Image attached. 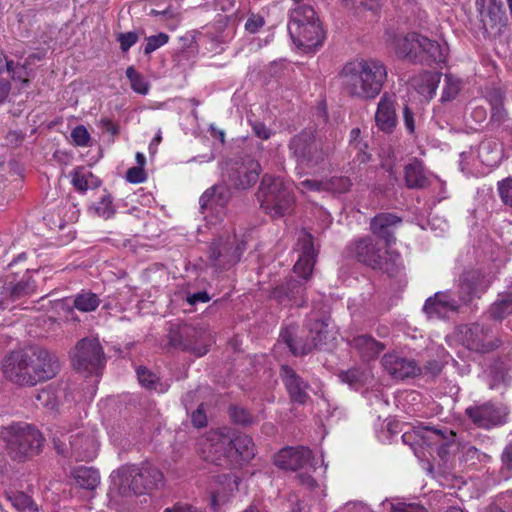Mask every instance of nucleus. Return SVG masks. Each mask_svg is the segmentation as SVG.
Here are the masks:
<instances>
[{"label":"nucleus","mask_w":512,"mask_h":512,"mask_svg":"<svg viewBox=\"0 0 512 512\" xmlns=\"http://www.w3.org/2000/svg\"><path fill=\"white\" fill-rule=\"evenodd\" d=\"M396 106L397 97L394 93L386 92L381 96L375 113V124L380 131L391 134L395 130L398 123Z\"/></svg>","instance_id":"nucleus-17"},{"label":"nucleus","mask_w":512,"mask_h":512,"mask_svg":"<svg viewBox=\"0 0 512 512\" xmlns=\"http://www.w3.org/2000/svg\"><path fill=\"white\" fill-rule=\"evenodd\" d=\"M465 414L474 425L489 430L504 425L507 422L508 411L503 405L486 402L467 407Z\"/></svg>","instance_id":"nucleus-11"},{"label":"nucleus","mask_w":512,"mask_h":512,"mask_svg":"<svg viewBox=\"0 0 512 512\" xmlns=\"http://www.w3.org/2000/svg\"><path fill=\"white\" fill-rule=\"evenodd\" d=\"M163 473L150 463L123 465L112 474V480L123 497L148 494L163 482Z\"/></svg>","instance_id":"nucleus-3"},{"label":"nucleus","mask_w":512,"mask_h":512,"mask_svg":"<svg viewBox=\"0 0 512 512\" xmlns=\"http://www.w3.org/2000/svg\"><path fill=\"white\" fill-rule=\"evenodd\" d=\"M205 460L216 465H231L232 458L231 439L227 436L214 433L204 443Z\"/></svg>","instance_id":"nucleus-16"},{"label":"nucleus","mask_w":512,"mask_h":512,"mask_svg":"<svg viewBox=\"0 0 512 512\" xmlns=\"http://www.w3.org/2000/svg\"><path fill=\"white\" fill-rule=\"evenodd\" d=\"M402 222V219L392 213H380L370 223L372 233L383 239L387 246L394 243V229Z\"/></svg>","instance_id":"nucleus-23"},{"label":"nucleus","mask_w":512,"mask_h":512,"mask_svg":"<svg viewBox=\"0 0 512 512\" xmlns=\"http://www.w3.org/2000/svg\"><path fill=\"white\" fill-rule=\"evenodd\" d=\"M126 76L130 80L131 88L139 94L148 93V83L145 81L142 75H140L134 67L130 66L126 70Z\"/></svg>","instance_id":"nucleus-49"},{"label":"nucleus","mask_w":512,"mask_h":512,"mask_svg":"<svg viewBox=\"0 0 512 512\" xmlns=\"http://www.w3.org/2000/svg\"><path fill=\"white\" fill-rule=\"evenodd\" d=\"M37 401H39L44 407L53 408L55 405V398L52 391L48 389H43L38 392L36 396Z\"/></svg>","instance_id":"nucleus-61"},{"label":"nucleus","mask_w":512,"mask_h":512,"mask_svg":"<svg viewBox=\"0 0 512 512\" xmlns=\"http://www.w3.org/2000/svg\"><path fill=\"white\" fill-rule=\"evenodd\" d=\"M245 244L235 238L222 237L214 240L208 250L209 264L219 270L228 269L240 261Z\"/></svg>","instance_id":"nucleus-9"},{"label":"nucleus","mask_w":512,"mask_h":512,"mask_svg":"<svg viewBox=\"0 0 512 512\" xmlns=\"http://www.w3.org/2000/svg\"><path fill=\"white\" fill-rule=\"evenodd\" d=\"M381 364L395 379L403 380L421 373V368L415 360L401 357L396 353H386L381 359Z\"/></svg>","instance_id":"nucleus-22"},{"label":"nucleus","mask_w":512,"mask_h":512,"mask_svg":"<svg viewBox=\"0 0 512 512\" xmlns=\"http://www.w3.org/2000/svg\"><path fill=\"white\" fill-rule=\"evenodd\" d=\"M5 497L11 502L12 506L18 511L28 510L37 512L38 508L33 500L23 492L5 491Z\"/></svg>","instance_id":"nucleus-42"},{"label":"nucleus","mask_w":512,"mask_h":512,"mask_svg":"<svg viewBox=\"0 0 512 512\" xmlns=\"http://www.w3.org/2000/svg\"><path fill=\"white\" fill-rule=\"evenodd\" d=\"M512 313V292L499 293L496 301L490 306L489 314L494 320H503Z\"/></svg>","instance_id":"nucleus-38"},{"label":"nucleus","mask_w":512,"mask_h":512,"mask_svg":"<svg viewBox=\"0 0 512 512\" xmlns=\"http://www.w3.org/2000/svg\"><path fill=\"white\" fill-rule=\"evenodd\" d=\"M71 138L77 146H87L90 134L83 125L76 126L71 132Z\"/></svg>","instance_id":"nucleus-56"},{"label":"nucleus","mask_w":512,"mask_h":512,"mask_svg":"<svg viewBox=\"0 0 512 512\" xmlns=\"http://www.w3.org/2000/svg\"><path fill=\"white\" fill-rule=\"evenodd\" d=\"M164 512H206L205 510L198 508L190 504H176L171 508H166Z\"/></svg>","instance_id":"nucleus-64"},{"label":"nucleus","mask_w":512,"mask_h":512,"mask_svg":"<svg viewBox=\"0 0 512 512\" xmlns=\"http://www.w3.org/2000/svg\"><path fill=\"white\" fill-rule=\"evenodd\" d=\"M493 276L478 269L465 271L460 278V293L464 302L483 293L492 283Z\"/></svg>","instance_id":"nucleus-19"},{"label":"nucleus","mask_w":512,"mask_h":512,"mask_svg":"<svg viewBox=\"0 0 512 512\" xmlns=\"http://www.w3.org/2000/svg\"><path fill=\"white\" fill-rule=\"evenodd\" d=\"M460 90V81L450 74H446L444 78V86L441 101L446 102L454 99Z\"/></svg>","instance_id":"nucleus-48"},{"label":"nucleus","mask_w":512,"mask_h":512,"mask_svg":"<svg viewBox=\"0 0 512 512\" xmlns=\"http://www.w3.org/2000/svg\"><path fill=\"white\" fill-rule=\"evenodd\" d=\"M312 22H320L315 10L310 5H301L291 11L288 26L297 24L302 26L303 24H312Z\"/></svg>","instance_id":"nucleus-40"},{"label":"nucleus","mask_w":512,"mask_h":512,"mask_svg":"<svg viewBox=\"0 0 512 512\" xmlns=\"http://www.w3.org/2000/svg\"><path fill=\"white\" fill-rule=\"evenodd\" d=\"M76 484L87 490H94L100 483L98 471L92 467H78L73 471Z\"/></svg>","instance_id":"nucleus-36"},{"label":"nucleus","mask_w":512,"mask_h":512,"mask_svg":"<svg viewBox=\"0 0 512 512\" xmlns=\"http://www.w3.org/2000/svg\"><path fill=\"white\" fill-rule=\"evenodd\" d=\"M126 179L130 183H142L146 180V173L142 167H131L127 170Z\"/></svg>","instance_id":"nucleus-60"},{"label":"nucleus","mask_w":512,"mask_h":512,"mask_svg":"<svg viewBox=\"0 0 512 512\" xmlns=\"http://www.w3.org/2000/svg\"><path fill=\"white\" fill-rule=\"evenodd\" d=\"M99 296L91 291H81L73 297V307L81 312L95 311L100 305Z\"/></svg>","instance_id":"nucleus-39"},{"label":"nucleus","mask_w":512,"mask_h":512,"mask_svg":"<svg viewBox=\"0 0 512 512\" xmlns=\"http://www.w3.org/2000/svg\"><path fill=\"white\" fill-rule=\"evenodd\" d=\"M0 439L5 443L7 455L17 462H25L40 454L45 441L36 427L24 422L3 427Z\"/></svg>","instance_id":"nucleus-4"},{"label":"nucleus","mask_w":512,"mask_h":512,"mask_svg":"<svg viewBox=\"0 0 512 512\" xmlns=\"http://www.w3.org/2000/svg\"><path fill=\"white\" fill-rule=\"evenodd\" d=\"M169 40V36L166 33H159L146 38V45L144 47V54L149 55L156 49L165 45Z\"/></svg>","instance_id":"nucleus-51"},{"label":"nucleus","mask_w":512,"mask_h":512,"mask_svg":"<svg viewBox=\"0 0 512 512\" xmlns=\"http://www.w3.org/2000/svg\"><path fill=\"white\" fill-rule=\"evenodd\" d=\"M312 451L305 446L284 447L275 456V465L283 470L297 471L304 468L315 467L312 464Z\"/></svg>","instance_id":"nucleus-15"},{"label":"nucleus","mask_w":512,"mask_h":512,"mask_svg":"<svg viewBox=\"0 0 512 512\" xmlns=\"http://www.w3.org/2000/svg\"><path fill=\"white\" fill-rule=\"evenodd\" d=\"M229 416L233 423L249 426L254 423L253 416L243 407L232 405L229 407Z\"/></svg>","instance_id":"nucleus-47"},{"label":"nucleus","mask_w":512,"mask_h":512,"mask_svg":"<svg viewBox=\"0 0 512 512\" xmlns=\"http://www.w3.org/2000/svg\"><path fill=\"white\" fill-rule=\"evenodd\" d=\"M260 173L259 162L250 156H245L228 165L226 181L231 188L246 190L256 184Z\"/></svg>","instance_id":"nucleus-10"},{"label":"nucleus","mask_w":512,"mask_h":512,"mask_svg":"<svg viewBox=\"0 0 512 512\" xmlns=\"http://www.w3.org/2000/svg\"><path fill=\"white\" fill-rule=\"evenodd\" d=\"M326 191L332 193H346L350 190L352 182L347 176H333L325 180Z\"/></svg>","instance_id":"nucleus-44"},{"label":"nucleus","mask_w":512,"mask_h":512,"mask_svg":"<svg viewBox=\"0 0 512 512\" xmlns=\"http://www.w3.org/2000/svg\"><path fill=\"white\" fill-rule=\"evenodd\" d=\"M483 512H512V494L502 493Z\"/></svg>","instance_id":"nucleus-45"},{"label":"nucleus","mask_w":512,"mask_h":512,"mask_svg":"<svg viewBox=\"0 0 512 512\" xmlns=\"http://www.w3.org/2000/svg\"><path fill=\"white\" fill-rule=\"evenodd\" d=\"M260 207L272 218H281L292 213L295 195L292 185L280 177L265 174L256 193Z\"/></svg>","instance_id":"nucleus-5"},{"label":"nucleus","mask_w":512,"mask_h":512,"mask_svg":"<svg viewBox=\"0 0 512 512\" xmlns=\"http://www.w3.org/2000/svg\"><path fill=\"white\" fill-rule=\"evenodd\" d=\"M387 76V67L375 58L349 62L340 72L345 93L361 100H371L378 96Z\"/></svg>","instance_id":"nucleus-2"},{"label":"nucleus","mask_w":512,"mask_h":512,"mask_svg":"<svg viewBox=\"0 0 512 512\" xmlns=\"http://www.w3.org/2000/svg\"><path fill=\"white\" fill-rule=\"evenodd\" d=\"M348 345L354 349L363 361L375 359L384 349L385 344L370 335H356L348 340Z\"/></svg>","instance_id":"nucleus-27"},{"label":"nucleus","mask_w":512,"mask_h":512,"mask_svg":"<svg viewBox=\"0 0 512 512\" xmlns=\"http://www.w3.org/2000/svg\"><path fill=\"white\" fill-rule=\"evenodd\" d=\"M137 376H138L139 383L143 387H145L149 390H155L158 392L163 391L162 385L159 383L158 377L154 373H152L151 371L146 369L145 367L140 366L137 368Z\"/></svg>","instance_id":"nucleus-43"},{"label":"nucleus","mask_w":512,"mask_h":512,"mask_svg":"<svg viewBox=\"0 0 512 512\" xmlns=\"http://www.w3.org/2000/svg\"><path fill=\"white\" fill-rule=\"evenodd\" d=\"M89 178H94L92 173L85 174L76 170L72 174V184L78 191L85 192L89 188Z\"/></svg>","instance_id":"nucleus-54"},{"label":"nucleus","mask_w":512,"mask_h":512,"mask_svg":"<svg viewBox=\"0 0 512 512\" xmlns=\"http://www.w3.org/2000/svg\"><path fill=\"white\" fill-rule=\"evenodd\" d=\"M265 24V20L262 16L251 14L245 23V30L251 34L257 33Z\"/></svg>","instance_id":"nucleus-58"},{"label":"nucleus","mask_w":512,"mask_h":512,"mask_svg":"<svg viewBox=\"0 0 512 512\" xmlns=\"http://www.w3.org/2000/svg\"><path fill=\"white\" fill-rule=\"evenodd\" d=\"M5 378L20 387H33L54 378L60 371L58 357L38 346L12 351L3 361Z\"/></svg>","instance_id":"nucleus-1"},{"label":"nucleus","mask_w":512,"mask_h":512,"mask_svg":"<svg viewBox=\"0 0 512 512\" xmlns=\"http://www.w3.org/2000/svg\"><path fill=\"white\" fill-rule=\"evenodd\" d=\"M231 448L234 461H237L238 458L243 461H249L255 456L254 442L247 435H238L231 439Z\"/></svg>","instance_id":"nucleus-33"},{"label":"nucleus","mask_w":512,"mask_h":512,"mask_svg":"<svg viewBox=\"0 0 512 512\" xmlns=\"http://www.w3.org/2000/svg\"><path fill=\"white\" fill-rule=\"evenodd\" d=\"M300 255L294 265V272L303 279H308L313 271V267L317 257V251L314 247V238L306 230L302 231L298 238Z\"/></svg>","instance_id":"nucleus-18"},{"label":"nucleus","mask_w":512,"mask_h":512,"mask_svg":"<svg viewBox=\"0 0 512 512\" xmlns=\"http://www.w3.org/2000/svg\"><path fill=\"white\" fill-rule=\"evenodd\" d=\"M191 422L196 428H203L207 425V416L204 411V405L201 403L191 414Z\"/></svg>","instance_id":"nucleus-59"},{"label":"nucleus","mask_w":512,"mask_h":512,"mask_svg":"<svg viewBox=\"0 0 512 512\" xmlns=\"http://www.w3.org/2000/svg\"><path fill=\"white\" fill-rule=\"evenodd\" d=\"M330 317H323L321 319L311 320L307 327L309 329V335L315 342L318 348H321L327 343L330 337Z\"/></svg>","instance_id":"nucleus-35"},{"label":"nucleus","mask_w":512,"mask_h":512,"mask_svg":"<svg viewBox=\"0 0 512 512\" xmlns=\"http://www.w3.org/2000/svg\"><path fill=\"white\" fill-rule=\"evenodd\" d=\"M35 282L31 276H24L17 283H9L3 287L1 291L0 304L4 299L10 298L12 300L19 299L21 297L32 294L35 291Z\"/></svg>","instance_id":"nucleus-32"},{"label":"nucleus","mask_w":512,"mask_h":512,"mask_svg":"<svg viewBox=\"0 0 512 512\" xmlns=\"http://www.w3.org/2000/svg\"><path fill=\"white\" fill-rule=\"evenodd\" d=\"M301 187L309 191H326L325 180L306 179L300 183Z\"/></svg>","instance_id":"nucleus-62"},{"label":"nucleus","mask_w":512,"mask_h":512,"mask_svg":"<svg viewBox=\"0 0 512 512\" xmlns=\"http://www.w3.org/2000/svg\"><path fill=\"white\" fill-rule=\"evenodd\" d=\"M427 430L435 435V441L439 445L437 450L438 456L445 459L450 454L451 448L455 445V432L446 427H427Z\"/></svg>","instance_id":"nucleus-34"},{"label":"nucleus","mask_w":512,"mask_h":512,"mask_svg":"<svg viewBox=\"0 0 512 512\" xmlns=\"http://www.w3.org/2000/svg\"><path fill=\"white\" fill-rule=\"evenodd\" d=\"M54 448L64 457H75L81 460H90L94 457L93 441L88 436L79 434L62 435V438H53Z\"/></svg>","instance_id":"nucleus-14"},{"label":"nucleus","mask_w":512,"mask_h":512,"mask_svg":"<svg viewBox=\"0 0 512 512\" xmlns=\"http://www.w3.org/2000/svg\"><path fill=\"white\" fill-rule=\"evenodd\" d=\"M422 35L418 33H409L395 39V53L401 58L413 63L422 61L420 58Z\"/></svg>","instance_id":"nucleus-24"},{"label":"nucleus","mask_w":512,"mask_h":512,"mask_svg":"<svg viewBox=\"0 0 512 512\" xmlns=\"http://www.w3.org/2000/svg\"><path fill=\"white\" fill-rule=\"evenodd\" d=\"M391 512H428L425 507L417 503H391Z\"/></svg>","instance_id":"nucleus-57"},{"label":"nucleus","mask_w":512,"mask_h":512,"mask_svg":"<svg viewBox=\"0 0 512 512\" xmlns=\"http://www.w3.org/2000/svg\"><path fill=\"white\" fill-rule=\"evenodd\" d=\"M349 253L359 262L377 270L388 271L387 251L378 247L371 237H364L349 246Z\"/></svg>","instance_id":"nucleus-13"},{"label":"nucleus","mask_w":512,"mask_h":512,"mask_svg":"<svg viewBox=\"0 0 512 512\" xmlns=\"http://www.w3.org/2000/svg\"><path fill=\"white\" fill-rule=\"evenodd\" d=\"M279 375L291 401L301 405L305 404L309 399L307 392L309 383L289 365H282Z\"/></svg>","instance_id":"nucleus-20"},{"label":"nucleus","mask_w":512,"mask_h":512,"mask_svg":"<svg viewBox=\"0 0 512 512\" xmlns=\"http://www.w3.org/2000/svg\"><path fill=\"white\" fill-rule=\"evenodd\" d=\"M340 379L351 387H358L363 384L365 374L359 368H352L339 374Z\"/></svg>","instance_id":"nucleus-50"},{"label":"nucleus","mask_w":512,"mask_h":512,"mask_svg":"<svg viewBox=\"0 0 512 512\" xmlns=\"http://www.w3.org/2000/svg\"><path fill=\"white\" fill-rule=\"evenodd\" d=\"M459 306V302L449 293L438 292L426 300L423 310L428 317H445L448 312L457 311Z\"/></svg>","instance_id":"nucleus-25"},{"label":"nucleus","mask_w":512,"mask_h":512,"mask_svg":"<svg viewBox=\"0 0 512 512\" xmlns=\"http://www.w3.org/2000/svg\"><path fill=\"white\" fill-rule=\"evenodd\" d=\"M420 58H422L421 64L432 65L444 63L446 61L445 48L437 41L422 36Z\"/></svg>","instance_id":"nucleus-30"},{"label":"nucleus","mask_w":512,"mask_h":512,"mask_svg":"<svg viewBox=\"0 0 512 512\" xmlns=\"http://www.w3.org/2000/svg\"><path fill=\"white\" fill-rule=\"evenodd\" d=\"M280 339L287 345L294 356H304L319 349L310 335L306 338L297 337L295 326L282 329Z\"/></svg>","instance_id":"nucleus-26"},{"label":"nucleus","mask_w":512,"mask_h":512,"mask_svg":"<svg viewBox=\"0 0 512 512\" xmlns=\"http://www.w3.org/2000/svg\"><path fill=\"white\" fill-rule=\"evenodd\" d=\"M504 97L500 91H494L490 96L491 117L490 121L500 126L507 120V111L503 105Z\"/></svg>","instance_id":"nucleus-41"},{"label":"nucleus","mask_w":512,"mask_h":512,"mask_svg":"<svg viewBox=\"0 0 512 512\" xmlns=\"http://www.w3.org/2000/svg\"><path fill=\"white\" fill-rule=\"evenodd\" d=\"M463 344L472 351L488 353L502 345V341L492 335V328L488 325L472 323L462 330Z\"/></svg>","instance_id":"nucleus-12"},{"label":"nucleus","mask_w":512,"mask_h":512,"mask_svg":"<svg viewBox=\"0 0 512 512\" xmlns=\"http://www.w3.org/2000/svg\"><path fill=\"white\" fill-rule=\"evenodd\" d=\"M501 461L503 469L512 471V441L504 448L501 455Z\"/></svg>","instance_id":"nucleus-63"},{"label":"nucleus","mask_w":512,"mask_h":512,"mask_svg":"<svg viewBox=\"0 0 512 512\" xmlns=\"http://www.w3.org/2000/svg\"><path fill=\"white\" fill-rule=\"evenodd\" d=\"M96 213L105 218L109 219L115 213L114 207L112 205V198L110 195H104L101 200L97 203L95 207Z\"/></svg>","instance_id":"nucleus-52"},{"label":"nucleus","mask_w":512,"mask_h":512,"mask_svg":"<svg viewBox=\"0 0 512 512\" xmlns=\"http://www.w3.org/2000/svg\"><path fill=\"white\" fill-rule=\"evenodd\" d=\"M304 292L305 287L300 281L289 280L285 285L276 288L273 294L280 302L287 298L292 304L300 307L305 304Z\"/></svg>","instance_id":"nucleus-29"},{"label":"nucleus","mask_w":512,"mask_h":512,"mask_svg":"<svg viewBox=\"0 0 512 512\" xmlns=\"http://www.w3.org/2000/svg\"><path fill=\"white\" fill-rule=\"evenodd\" d=\"M72 365L81 373L98 375L106 358L103 348L96 338H83L77 342L71 353Z\"/></svg>","instance_id":"nucleus-8"},{"label":"nucleus","mask_w":512,"mask_h":512,"mask_svg":"<svg viewBox=\"0 0 512 512\" xmlns=\"http://www.w3.org/2000/svg\"><path fill=\"white\" fill-rule=\"evenodd\" d=\"M442 74L439 72L425 71L415 78V83L422 95L432 98L440 83Z\"/></svg>","instance_id":"nucleus-37"},{"label":"nucleus","mask_w":512,"mask_h":512,"mask_svg":"<svg viewBox=\"0 0 512 512\" xmlns=\"http://www.w3.org/2000/svg\"><path fill=\"white\" fill-rule=\"evenodd\" d=\"M498 191L504 204L512 206V177L499 182Z\"/></svg>","instance_id":"nucleus-55"},{"label":"nucleus","mask_w":512,"mask_h":512,"mask_svg":"<svg viewBox=\"0 0 512 512\" xmlns=\"http://www.w3.org/2000/svg\"><path fill=\"white\" fill-rule=\"evenodd\" d=\"M504 14L503 11V3L501 0H491L489 6L486 10L480 11L481 22L484 26L487 25L486 17L490 18L492 23L497 22L501 19V16Z\"/></svg>","instance_id":"nucleus-46"},{"label":"nucleus","mask_w":512,"mask_h":512,"mask_svg":"<svg viewBox=\"0 0 512 512\" xmlns=\"http://www.w3.org/2000/svg\"><path fill=\"white\" fill-rule=\"evenodd\" d=\"M404 179L409 189H424L430 185L423 162L417 158L404 166Z\"/></svg>","instance_id":"nucleus-28"},{"label":"nucleus","mask_w":512,"mask_h":512,"mask_svg":"<svg viewBox=\"0 0 512 512\" xmlns=\"http://www.w3.org/2000/svg\"><path fill=\"white\" fill-rule=\"evenodd\" d=\"M297 163L307 169L320 168L332 153L329 143L317 139L310 131H302L289 143Z\"/></svg>","instance_id":"nucleus-6"},{"label":"nucleus","mask_w":512,"mask_h":512,"mask_svg":"<svg viewBox=\"0 0 512 512\" xmlns=\"http://www.w3.org/2000/svg\"><path fill=\"white\" fill-rule=\"evenodd\" d=\"M139 40V34L134 31L119 33L117 35V41L120 44L122 52H127L134 44Z\"/></svg>","instance_id":"nucleus-53"},{"label":"nucleus","mask_w":512,"mask_h":512,"mask_svg":"<svg viewBox=\"0 0 512 512\" xmlns=\"http://www.w3.org/2000/svg\"><path fill=\"white\" fill-rule=\"evenodd\" d=\"M229 199L228 188L223 185H214L207 189L200 197L199 203L202 212L217 206H224Z\"/></svg>","instance_id":"nucleus-31"},{"label":"nucleus","mask_w":512,"mask_h":512,"mask_svg":"<svg viewBox=\"0 0 512 512\" xmlns=\"http://www.w3.org/2000/svg\"><path fill=\"white\" fill-rule=\"evenodd\" d=\"M289 34L295 44L305 49H312L320 46L324 40V31L320 22L312 24H299L288 26Z\"/></svg>","instance_id":"nucleus-21"},{"label":"nucleus","mask_w":512,"mask_h":512,"mask_svg":"<svg viewBox=\"0 0 512 512\" xmlns=\"http://www.w3.org/2000/svg\"><path fill=\"white\" fill-rule=\"evenodd\" d=\"M167 338L170 347L189 352L196 357L204 356L213 342L204 328L185 323L172 324Z\"/></svg>","instance_id":"nucleus-7"}]
</instances>
